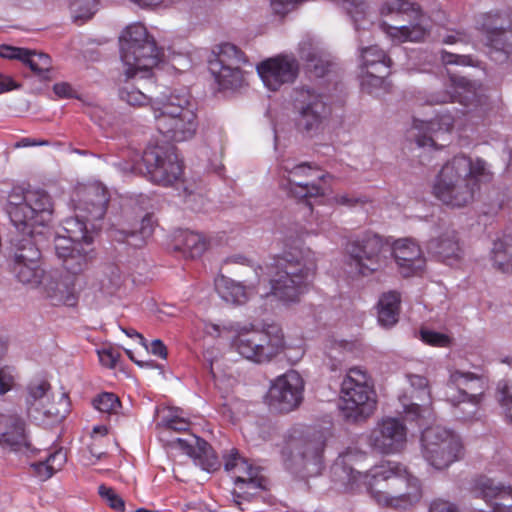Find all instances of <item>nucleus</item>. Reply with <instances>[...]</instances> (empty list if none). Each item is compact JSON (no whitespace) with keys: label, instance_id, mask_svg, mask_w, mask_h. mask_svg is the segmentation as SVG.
Returning <instances> with one entry per match:
<instances>
[{"label":"nucleus","instance_id":"nucleus-1","mask_svg":"<svg viewBox=\"0 0 512 512\" xmlns=\"http://www.w3.org/2000/svg\"><path fill=\"white\" fill-rule=\"evenodd\" d=\"M318 258L309 247H293L271 263L255 269L259 283L268 281L270 291L262 296H274L284 304L299 302L310 287L317 270Z\"/></svg>","mask_w":512,"mask_h":512},{"label":"nucleus","instance_id":"nucleus-2","mask_svg":"<svg viewBox=\"0 0 512 512\" xmlns=\"http://www.w3.org/2000/svg\"><path fill=\"white\" fill-rule=\"evenodd\" d=\"M7 213L19 235L12 239L14 261L40 260L32 237L33 224H43L52 213V201L42 189L13 188L8 196Z\"/></svg>","mask_w":512,"mask_h":512},{"label":"nucleus","instance_id":"nucleus-3","mask_svg":"<svg viewBox=\"0 0 512 512\" xmlns=\"http://www.w3.org/2000/svg\"><path fill=\"white\" fill-rule=\"evenodd\" d=\"M491 177L485 160L464 154L456 155L436 175L432 193L444 205L462 208L474 200L480 183L490 181Z\"/></svg>","mask_w":512,"mask_h":512},{"label":"nucleus","instance_id":"nucleus-4","mask_svg":"<svg viewBox=\"0 0 512 512\" xmlns=\"http://www.w3.org/2000/svg\"><path fill=\"white\" fill-rule=\"evenodd\" d=\"M363 482L376 503L383 507L407 509L422 496L420 480L395 461H382L367 473L354 470V485Z\"/></svg>","mask_w":512,"mask_h":512},{"label":"nucleus","instance_id":"nucleus-5","mask_svg":"<svg viewBox=\"0 0 512 512\" xmlns=\"http://www.w3.org/2000/svg\"><path fill=\"white\" fill-rule=\"evenodd\" d=\"M205 331L212 337L230 336L232 346L247 360L255 363L270 361L284 346V334L276 324L256 330L252 324L228 321L221 325L207 324Z\"/></svg>","mask_w":512,"mask_h":512},{"label":"nucleus","instance_id":"nucleus-6","mask_svg":"<svg viewBox=\"0 0 512 512\" xmlns=\"http://www.w3.org/2000/svg\"><path fill=\"white\" fill-rule=\"evenodd\" d=\"M156 130L168 141L184 142L197 131L196 106L186 93L162 94L151 102Z\"/></svg>","mask_w":512,"mask_h":512},{"label":"nucleus","instance_id":"nucleus-7","mask_svg":"<svg viewBox=\"0 0 512 512\" xmlns=\"http://www.w3.org/2000/svg\"><path fill=\"white\" fill-rule=\"evenodd\" d=\"M129 160L119 161L114 165L124 174L146 173L149 179L161 186H172L181 179L182 163L173 147L151 146L141 154L128 152Z\"/></svg>","mask_w":512,"mask_h":512},{"label":"nucleus","instance_id":"nucleus-8","mask_svg":"<svg viewBox=\"0 0 512 512\" xmlns=\"http://www.w3.org/2000/svg\"><path fill=\"white\" fill-rule=\"evenodd\" d=\"M120 58L126 80L136 76L146 78L160 61L161 51L146 27L134 23L126 27L120 38Z\"/></svg>","mask_w":512,"mask_h":512},{"label":"nucleus","instance_id":"nucleus-9","mask_svg":"<svg viewBox=\"0 0 512 512\" xmlns=\"http://www.w3.org/2000/svg\"><path fill=\"white\" fill-rule=\"evenodd\" d=\"M486 382L472 372H450L445 392L447 401L454 407V416L469 420L476 416L484 399Z\"/></svg>","mask_w":512,"mask_h":512},{"label":"nucleus","instance_id":"nucleus-10","mask_svg":"<svg viewBox=\"0 0 512 512\" xmlns=\"http://www.w3.org/2000/svg\"><path fill=\"white\" fill-rule=\"evenodd\" d=\"M420 441L423 458L437 470L448 468L464 455L460 437L439 425L424 428Z\"/></svg>","mask_w":512,"mask_h":512},{"label":"nucleus","instance_id":"nucleus-11","mask_svg":"<svg viewBox=\"0 0 512 512\" xmlns=\"http://www.w3.org/2000/svg\"><path fill=\"white\" fill-rule=\"evenodd\" d=\"M459 102L465 113H476L479 116L489 109V99L485 89L475 81L462 76L451 75L449 77L448 90L431 94L427 103L430 105Z\"/></svg>","mask_w":512,"mask_h":512},{"label":"nucleus","instance_id":"nucleus-12","mask_svg":"<svg viewBox=\"0 0 512 512\" xmlns=\"http://www.w3.org/2000/svg\"><path fill=\"white\" fill-rule=\"evenodd\" d=\"M280 186L295 198H313L324 194L320 185L323 176L308 163H296L291 158H284L279 163Z\"/></svg>","mask_w":512,"mask_h":512},{"label":"nucleus","instance_id":"nucleus-13","mask_svg":"<svg viewBox=\"0 0 512 512\" xmlns=\"http://www.w3.org/2000/svg\"><path fill=\"white\" fill-rule=\"evenodd\" d=\"M477 28L485 36L489 56L495 62H504L512 54V29L508 14L495 10L481 14Z\"/></svg>","mask_w":512,"mask_h":512},{"label":"nucleus","instance_id":"nucleus-14","mask_svg":"<svg viewBox=\"0 0 512 512\" xmlns=\"http://www.w3.org/2000/svg\"><path fill=\"white\" fill-rule=\"evenodd\" d=\"M247 62L244 53L232 43L214 47L209 59V70L223 89H236L243 85L241 65Z\"/></svg>","mask_w":512,"mask_h":512},{"label":"nucleus","instance_id":"nucleus-15","mask_svg":"<svg viewBox=\"0 0 512 512\" xmlns=\"http://www.w3.org/2000/svg\"><path fill=\"white\" fill-rule=\"evenodd\" d=\"M224 468L234 478V501L237 505L241 504L239 499H250L258 491L265 489V479L260 475V468L248 463L236 449L224 456Z\"/></svg>","mask_w":512,"mask_h":512},{"label":"nucleus","instance_id":"nucleus-16","mask_svg":"<svg viewBox=\"0 0 512 512\" xmlns=\"http://www.w3.org/2000/svg\"><path fill=\"white\" fill-rule=\"evenodd\" d=\"M367 442L379 454L400 453L407 443V427L397 417H383L367 435Z\"/></svg>","mask_w":512,"mask_h":512},{"label":"nucleus","instance_id":"nucleus-17","mask_svg":"<svg viewBox=\"0 0 512 512\" xmlns=\"http://www.w3.org/2000/svg\"><path fill=\"white\" fill-rule=\"evenodd\" d=\"M458 110L451 111L447 108H441L437 111L434 118L429 120H420L414 118L413 129L417 131L415 136L416 144L419 148H428L439 150L446 144H437L438 140L446 142L448 133L453 128Z\"/></svg>","mask_w":512,"mask_h":512},{"label":"nucleus","instance_id":"nucleus-18","mask_svg":"<svg viewBox=\"0 0 512 512\" xmlns=\"http://www.w3.org/2000/svg\"><path fill=\"white\" fill-rule=\"evenodd\" d=\"M390 245L382 238L371 232L365 231L361 237L354 240V274L367 276L377 271L385 263Z\"/></svg>","mask_w":512,"mask_h":512},{"label":"nucleus","instance_id":"nucleus-19","mask_svg":"<svg viewBox=\"0 0 512 512\" xmlns=\"http://www.w3.org/2000/svg\"><path fill=\"white\" fill-rule=\"evenodd\" d=\"M300 65L293 54L281 53L263 60L257 65V73L264 86L278 91L282 86L292 84L299 75Z\"/></svg>","mask_w":512,"mask_h":512},{"label":"nucleus","instance_id":"nucleus-20","mask_svg":"<svg viewBox=\"0 0 512 512\" xmlns=\"http://www.w3.org/2000/svg\"><path fill=\"white\" fill-rule=\"evenodd\" d=\"M294 106L298 111L297 128L312 135L321 126L325 103L322 96L314 89L301 87L294 90Z\"/></svg>","mask_w":512,"mask_h":512},{"label":"nucleus","instance_id":"nucleus-21","mask_svg":"<svg viewBox=\"0 0 512 512\" xmlns=\"http://www.w3.org/2000/svg\"><path fill=\"white\" fill-rule=\"evenodd\" d=\"M303 388L299 373L290 370L277 377L271 385L268 392L269 405L280 412H290L301 403Z\"/></svg>","mask_w":512,"mask_h":512},{"label":"nucleus","instance_id":"nucleus-22","mask_svg":"<svg viewBox=\"0 0 512 512\" xmlns=\"http://www.w3.org/2000/svg\"><path fill=\"white\" fill-rule=\"evenodd\" d=\"M381 13L406 14L413 19L414 23L411 22L410 25L390 27L388 33L392 38L400 42H418L421 41L427 33L426 28L420 23L422 12L420 6L416 3L406 0H390L382 6Z\"/></svg>","mask_w":512,"mask_h":512},{"label":"nucleus","instance_id":"nucleus-23","mask_svg":"<svg viewBox=\"0 0 512 512\" xmlns=\"http://www.w3.org/2000/svg\"><path fill=\"white\" fill-rule=\"evenodd\" d=\"M50 389V384L44 380L28 385L26 412L32 420L36 422L58 421L64 417V414L50 403Z\"/></svg>","mask_w":512,"mask_h":512},{"label":"nucleus","instance_id":"nucleus-24","mask_svg":"<svg viewBox=\"0 0 512 512\" xmlns=\"http://www.w3.org/2000/svg\"><path fill=\"white\" fill-rule=\"evenodd\" d=\"M0 446L17 453L32 451L27 425L18 414H0Z\"/></svg>","mask_w":512,"mask_h":512},{"label":"nucleus","instance_id":"nucleus-25","mask_svg":"<svg viewBox=\"0 0 512 512\" xmlns=\"http://www.w3.org/2000/svg\"><path fill=\"white\" fill-rule=\"evenodd\" d=\"M472 492L486 502L490 512H512V488L509 485L480 476L475 479Z\"/></svg>","mask_w":512,"mask_h":512},{"label":"nucleus","instance_id":"nucleus-26","mask_svg":"<svg viewBox=\"0 0 512 512\" xmlns=\"http://www.w3.org/2000/svg\"><path fill=\"white\" fill-rule=\"evenodd\" d=\"M93 243L71 244L66 239H55V251L63 266L73 277L84 272L94 259Z\"/></svg>","mask_w":512,"mask_h":512},{"label":"nucleus","instance_id":"nucleus-27","mask_svg":"<svg viewBox=\"0 0 512 512\" xmlns=\"http://www.w3.org/2000/svg\"><path fill=\"white\" fill-rule=\"evenodd\" d=\"M41 292L52 305L74 306L77 302L75 278L59 271H48L42 280Z\"/></svg>","mask_w":512,"mask_h":512},{"label":"nucleus","instance_id":"nucleus-28","mask_svg":"<svg viewBox=\"0 0 512 512\" xmlns=\"http://www.w3.org/2000/svg\"><path fill=\"white\" fill-rule=\"evenodd\" d=\"M377 408L374 383L367 372L354 366V423L371 417Z\"/></svg>","mask_w":512,"mask_h":512},{"label":"nucleus","instance_id":"nucleus-29","mask_svg":"<svg viewBox=\"0 0 512 512\" xmlns=\"http://www.w3.org/2000/svg\"><path fill=\"white\" fill-rule=\"evenodd\" d=\"M328 435L329 432L324 429H308L299 438L292 437L288 441V449L293 458L318 464Z\"/></svg>","mask_w":512,"mask_h":512},{"label":"nucleus","instance_id":"nucleus-30","mask_svg":"<svg viewBox=\"0 0 512 512\" xmlns=\"http://www.w3.org/2000/svg\"><path fill=\"white\" fill-rule=\"evenodd\" d=\"M407 377L411 387L417 391V395L413 396V398L420 400L421 403L412 402L409 405L404 404V414L408 420L416 421L417 425L421 428L434 419L428 380L426 377L416 374H409Z\"/></svg>","mask_w":512,"mask_h":512},{"label":"nucleus","instance_id":"nucleus-31","mask_svg":"<svg viewBox=\"0 0 512 512\" xmlns=\"http://www.w3.org/2000/svg\"><path fill=\"white\" fill-rule=\"evenodd\" d=\"M75 211L88 214L92 220H101L107 210L109 193L101 183L80 188L73 198Z\"/></svg>","mask_w":512,"mask_h":512},{"label":"nucleus","instance_id":"nucleus-32","mask_svg":"<svg viewBox=\"0 0 512 512\" xmlns=\"http://www.w3.org/2000/svg\"><path fill=\"white\" fill-rule=\"evenodd\" d=\"M388 254L393 255L399 271L404 277L417 274L425 266V258L419 245L410 238L395 241Z\"/></svg>","mask_w":512,"mask_h":512},{"label":"nucleus","instance_id":"nucleus-33","mask_svg":"<svg viewBox=\"0 0 512 512\" xmlns=\"http://www.w3.org/2000/svg\"><path fill=\"white\" fill-rule=\"evenodd\" d=\"M300 58L316 77H323L332 65L330 53L319 41L311 37L304 38L298 47Z\"/></svg>","mask_w":512,"mask_h":512},{"label":"nucleus","instance_id":"nucleus-34","mask_svg":"<svg viewBox=\"0 0 512 512\" xmlns=\"http://www.w3.org/2000/svg\"><path fill=\"white\" fill-rule=\"evenodd\" d=\"M172 443L193 458L203 470L212 471L219 467L217 457L205 440L195 435H189L188 438H176Z\"/></svg>","mask_w":512,"mask_h":512},{"label":"nucleus","instance_id":"nucleus-35","mask_svg":"<svg viewBox=\"0 0 512 512\" xmlns=\"http://www.w3.org/2000/svg\"><path fill=\"white\" fill-rule=\"evenodd\" d=\"M94 221L88 214L76 211L75 217H69L63 221L62 233L56 239H66L71 244H80V242L93 243V233L97 228L92 223Z\"/></svg>","mask_w":512,"mask_h":512},{"label":"nucleus","instance_id":"nucleus-36","mask_svg":"<svg viewBox=\"0 0 512 512\" xmlns=\"http://www.w3.org/2000/svg\"><path fill=\"white\" fill-rule=\"evenodd\" d=\"M427 250L438 261L447 265H453L462 256V249L456 232L453 229H445V231L436 238H432L427 243Z\"/></svg>","mask_w":512,"mask_h":512},{"label":"nucleus","instance_id":"nucleus-37","mask_svg":"<svg viewBox=\"0 0 512 512\" xmlns=\"http://www.w3.org/2000/svg\"><path fill=\"white\" fill-rule=\"evenodd\" d=\"M154 231V220L149 214L145 215L140 223L135 227L125 229H115L112 231V237L119 242H127L134 247H140L144 244L145 240L149 238Z\"/></svg>","mask_w":512,"mask_h":512},{"label":"nucleus","instance_id":"nucleus-38","mask_svg":"<svg viewBox=\"0 0 512 512\" xmlns=\"http://www.w3.org/2000/svg\"><path fill=\"white\" fill-rule=\"evenodd\" d=\"M215 287L224 301L237 305L245 304L253 294V288L245 287L225 276L216 279Z\"/></svg>","mask_w":512,"mask_h":512},{"label":"nucleus","instance_id":"nucleus-39","mask_svg":"<svg viewBox=\"0 0 512 512\" xmlns=\"http://www.w3.org/2000/svg\"><path fill=\"white\" fill-rule=\"evenodd\" d=\"M361 72L375 71L390 74L391 59L377 45L364 48L361 51Z\"/></svg>","mask_w":512,"mask_h":512},{"label":"nucleus","instance_id":"nucleus-40","mask_svg":"<svg viewBox=\"0 0 512 512\" xmlns=\"http://www.w3.org/2000/svg\"><path fill=\"white\" fill-rule=\"evenodd\" d=\"M400 294L395 291L383 293L378 301V323L390 328L398 322Z\"/></svg>","mask_w":512,"mask_h":512},{"label":"nucleus","instance_id":"nucleus-41","mask_svg":"<svg viewBox=\"0 0 512 512\" xmlns=\"http://www.w3.org/2000/svg\"><path fill=\"white\" fill-rule=\"evenodd\" d=\"M207 243L198 233L193 231H180L175 238V249L187 258L201 256L206 250Z\"/></svg>","mask_w":512,"mask_h":512},{"label":"nucleus","instance_id":"nucleus-42","mask_svg":"<svg viewBox=\"0 0 512 512\" xmlns=\"http://www.w3.org/2000/svg\"><path fill=\"white\" fill-rule=\"evenodd\" d=\"M491 259L500 271L506 273L512 270V234H503L493 242Z\"/></svg>","mask_w":512,"mask_h":512},{"label":"nucleus","instance_id":"nucleus-43","mask_svg":"<svg viewBox=\"0 0 512 512\" xmlns=\"http://www.w3.org/2000/svg\"><path fill=\"white\" fill-rule=\"evenodd\" d=\"M13 271L21 283L31 287L41 286L42 280L47 274L40 267L39 260L34 261V263L31 261H14Z\"/></svg>","mask_w":512,"mask_h":512},{"label":"nucleus","instance_id":"nucleus-44","mask_svg":"<svg viewBox=\"0 0 512 512\" xmlns=\"http://www.w3.org/2000/svg\"><path fill=\"white\" fill-rule=\"evenodd\" d=\"M388 75L375 71L363 72L361 75L362 90L375 97L388 93L390 89V83L387 80Z\"/></svg>","mask_w":512,"mask_h":512},{"label":"nucleus","instance_id":"nucleus-45","mask_svg":"<svg viewBox=\"0 0 512 512\" xmlns=\"http://www.w3.org/2000/svg\"><path fill=\"white\" fill-rule=\"evenodd\" d=\"M350 344L346 341L331 340L326 346V364L331 371L341 369L346 355L350 352Z\"/></svg>","mask_w":512,"mask_h":512},{"label":"nucleus","instance_id":"nucleus-46","mask_svg":"<svg viewBox=\"0 0 512 512\" xmlns=\"http://www.w3.org/2000/svg\"><path fill=\"white\" fill-rule=\"evenodd\" d=\"M350 371L351 370L348 371L346 377L341 383L339 399L337 401L339 415L345 421H348L352 416V377L350 376Z\"/></svg>","mask_w":512,"mask_h":512},{"label":"nucleus","instance_id":"nucleus-47","mask_svg":"<svg viewBox=\"0 0 512 512\" xmlns=\"http://www.w3.org/2000/svg\"><path fill=\"white\" fill-rule=\"evenodd\" d=\"M23 63L29 66L33 72L44 78L52 67L49 55L30 49H27V55L24 57Z\"/></svg>","mask_w":512,"mask_h":512},{"label":"nucleus","instance_id":"nucleus-48","mask_svg":"<svg viewBox=\"0 0 512 512\" xmlns=\"http://www.w3.org/2000/svg\"><path fill=\"white\" fill-rule=\"evenodd\" d=\"M119 98L128 105L134 107H142L146 105L151 106V102L154 100L150 99L146 94L129 82H126L119 89Z\"/></svg>","mask_w":512,"mask_h":512},{"label":"nucleus","instance_id":"nucleus-49","mask_svg":"<svg viewBox=\"0 0 512 512\" xmlns=\"http://www.w3.org/2000/svg\"><path fill=\"white\" fill-rule=\"evenodd\" d=\"M122 284L120 269L115 265H108L104 271L99 285L105 295L114 294Z\"/></svg>","mask_w":512,"mask_h":512},{"label":"nucleus","instance_id":"nucleus-50","mask_svg":"<svg viewBox=\"0 0 512 512\" xmlns=\"http://www.w3.org/2000/svg\"><path fill=\"white\" fill-rule=\"evenodd\" d=\"M93 406L101 413L118 414L121 408L119 398L111 392H103L93 399Z\"/></svg>","mask_w":512,"mask_h":512},{"label":"nucleus","instance_id":"nucleus-51","mask_svg":"<svg viewBox=\"0 0 512 512\" xmlns=\"http://www.w3.org/2000/svg\"><path fill=\"white\" fill-rule=\"evenodd\" d=\"M98 0H72L70 9L74 21H86L97 11Z\"/></svg>","mask_w":512,"mask_h":512},{"label":"nucleus","instance_id":"nucleus-52","mask_svg":"<svg viewBox=\"0 0 512 512\" xmlns=\"http://www.w3.org/2000/svg\"><path fill=\"white\" fill-rule=\"evenodd\" d=\"M424 344L446 348L452 344V339L445 333L430 330L428 328H421L416 335Z\"/></svg>","mask_w":512,"mask_h":512},{"label":"nucleus","instance_id":"nucleus-53","mask_svg":"<svg viewBox=\"0 0 512 512\" xmlns=\"http://www.w3.org/2000/svg\"><path fill=\"white\" fill-rule=\"evenodd\" d=\"M98 493L111 509L117 512L125 511V502L123 498L117 494L113 488L106 485H100L98 487Z\"/></svg>","mask_w":512,"mask_h":512},{"label":"nucleus","instance_id":"nucleus-54","mask_svg":"<svg viewBox=\"0 0 512 512\" xmlns=\"http://www.w3.org/2000/svg\"><path fill=\"white\" fill-rule=\"evenodd\" d=\"M351 455L345 452L336 459L332 466L334 475L341 477L343 480L350 482L352 479V466L350 465Z\"/></svg>","mask_w":512,"mask_h":512},{"label":"nucleus","instance_id":"nucleus-55","mask_svg":"<svg viewBox=\"0 0 512 512\" xmlns=\"http://www.w3.org/2000/svg\"><path fill=\"white\" fill-rule=\"evenodd\" d=\"M98 356L103 366L114 368L117 365L121 354L117 348L108 345L98 350Z\"/></svg>","mask_w":512,"mask_h":512},{"label":"nucleus","instance_id":"nucleus-56","mask_svg":"<svg viewBox=\"0 0 512 512\" xmlns=\"http://www.w3.org/2000/svg\"><path fill=\"white\" fill-rule=\"evenodd\" d=\"M161 423L166 429L177 432H185L190 427V422L187 419L180 417L178 415L164 417Z\"/></svg>","mask_w":512,"mask_h":512},{"label":"nucleus","instance_id":"nucleus-57","mask_svg":"<svg viewBox=\"0 0 512 512\" xmlns=\"http://www.w3.org/2000/svg\"><path fill=\"white\" fill-rule=\"evenodd\" d=\"M441 60L446 65H460V66L472 65V58L470 56L454 54V53H450L447 51H442Z\"/></svg>","mask_w":512,"mask_h":512},{"label":"nucleus","instance_id":"nucleus-58","mask_svg":"<svg viewBox=\"0 0 512 512\" xmlns=\"http://www.w3.org/2000/svg\"><path fill=\"white\" fill-rule=\"evenodd\" d=\"M14 371L10 367L0 369V395H4L10 391L14 385Z\"/></svg>","mask_w":512,"mask_h":512},{"label":"nucleus","instance_id":"nucleus-59","mask_svg":"<svg viewBox=\"0 0 512 512\" xmlns=\"http://www.w3.org/2000/svg\"><path fill=\"white\" fill-rule=\"evenodd\" d=\"M27 55L26 48H19L9 45H0V57L6 59H15L23 62L24 57Z\"/></svg>","mask_w":512,"mask_h":512},{"label":"nucleus","instance_id":"nucleus-60","mask_svg":"<svg viewBox=\"0 0 512 512\" xmlns=\"http://www.w3.org/2000/svg\"><path fill=\"white\" fill-rule=\"evenodd\" d=\"M50 466V470L54 473L61 470L64 464L67 461V456L65 451L62 449H58L53 453H50L49 456L45 459Z\"/></svg>","mask_w":512,"mask_h":512},{"label":"nucleus","instance_id":"nucleus-61","mask_svg":"<svg viewBox=\"0 0 512 512\" xmlns=\"http://www.w3.org/2000/svg\"><path fill=\"white\" fill-rule=\"evenodd\" d=\"M429 512H460L458 507L447 500L435 499L430 503Z\"/></svg>","mask_w":512,"mask_h":512},{"label":"nucleus","instance_id":"nucleus-62","mask_svg":"<svg viewBox=\"0 0 512 512\" xmlns=\"http://www.w3.org/2000/svg\"><path fill=\"white\" fill-rule=\"evenodd\" d=\"M300 0H271L272 10L279 15H285L293 10Z\"/></svg>","mask_w":512,"mask_h":512},{"label":"nucleus","instance_id":"nucleus-63","mask_svg":"<svg viewBox=\"0 0 512 512\" xmlns=\"http://www.w3.org/2000/svg\"><path fill=\"white\" fill-rule=\"evenodd\" d=\"M31 468L33 473L42 481L49 479L54 474L46 460L32 463Z\"/></svg>","mask_w":512,"mask_h":512},{"label":"nucleus","instance_id":"nucleus-64","mask_svg":"<svg viewBox=\"0 0 512 512\" xmlns=\"http://www.w3.org/2000/svg\"><path fill=\"white\" fill-rule=\"evenodd\" d=\"M54 93L60 98H72L75 96V91L69 83L60 82L53 86Z\"/></svg>","mask_w":512,"mask_h":512}]
</instances>
